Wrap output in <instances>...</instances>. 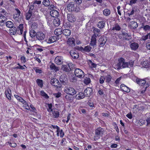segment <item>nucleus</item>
<instances>
[{
  "label": "nucleus",
  "instance_id": "nucleus-1",
  "mask_svg": "<svg viewBox=\"0 0 150 150\" xmlns=\"http://www.w3.org/2000/svg\"><path fill=\"white\" fill-rule=\"evenodd\" d=\"M75 4V2H73V0H72L68 4L67 8L69 11H75L76 12H78L80 11V8L79 7Z\"/></svg>",
  "mask_w": 150,
  "mask_h": 150
},
{
  "label": "nucleus",
  "instance_id": "nucleus-2",
  "mask_svg": "<svg viewBox=\"0 0 150 150\" xmlns=\"http://www.w3.org/2000/svg\"><path fill=\"white\" fill-rule=\"evenodd\" d=\"M125 59L122 57L118 59V62L116 64L117 69H119L128 67V63L125 62Z\"/></svg>",
  "mask_w": 150,
  "mask_h": 150
},
{
  "label": "nucleus",
  "instance_id": "nucleus-3",
  "mask_svg": "<svg viewBox=\"0 0 150 150\" xmlns=\"http://www.w3.org/2000/svg\"><path fill=\"white\" fill-rule=\"evenodd\" d=\"M59 81L62 85H67L68 80L67 76L65 74H62L60 77Z\"/></svg>",
  "mask_w": 150,
  "mask_h": 150
},
{
  "label": "nucleus",
  "instance_id": "nucleus-4",
  "mask_svg": "<svg viewBox=\"0 0 150 150\" xmlns=\"http://www.w3.org/2000/svg\"><path fill=\"white\" fill-rule=\"evenodd\" d=\"M74 74L76 77L80 78H82L84 76L83 71L79 68H76L75 70Z\"/></svg>",
  "mask_w": 150,
  "mask_h": 150
},
{
  "label": "nucleus",
  "instance_id": "nucleus-5",
  "mask_svg": "<svg viewBox=\"0 0 150 150\" xmlns=\"http://www.w3.org/2000/svg\"><path fill=\"white\" fill-rule=\"evenodd\" d=\"M64 92L67 94H71L73 96L76 93V91L72 87H67L64 90Z\"/></svg>",
  "mask_w": 150,
  "mask_h": 150
},
{
  "label": "nucleus",
  "instance_id": "nucleus-6",
  "mask_svg": "<svg viewBox=\"0 0 150 150\" xmlns=\"http://www.w3.org/2000/svg\"><path fill=\"white\" fill-rule=\"evenodd\" d=\"M50 83L52 85L57 88H60L62 86L61 84L59 82L58 80L56 78H53L51 80Z\"/></svg>",
  "mask_w": 150,
  "mask_h": 150
},
{
  "label": "nucleus",
  "instance_id": "nucleus-7",
  "mask_svg": "<svg viewBox=\"0 0 150 150\" xmlns=\"http://www.w3.org/2000/svg\"><path fill=\"white\" fill-rule=\"evenodd\" d=\"M107 37L103 36L100 37L98 41L100 47H103L105 44L107 40Z\"/></svg>",
  "mask_w": 150,
  "mask_h": 150
},
{
  "label": "nucleus",
  "instance_id": "nucleus-8",
  "mask_svg": "<svg viewBox=\"0 0 150 150\" xmlns=\"http://www.w3.org/2000/svg\"><path fill=\"white\" fill-rule=\"evenodd\" d=\"M84 94L86 97H90L93 93V89L92 88L89 87L85 89L84 91Z\"/></svg>",
  "mask_w": 150,
  "mask_h": 150
},
{
  "label": "nucleus",
  "instance_id": "nucleus-9",
  "mask_svg": "<svg viewBox=\"0 0 150 150\" xmlns=\"http://www.w3.org/2000/svg\"><path fill=\"white\" fill-rule=\"evenodd\" d=\"M71 56L75 59H77L79 57V53L78 51L75 50H71L70 52Z\"/></svg>",
  "mask_w": 150,
  "mask_h": 150
},
{
  "label": "nucleus",
  "instance_id": "nucleus-10",
  "mask_svg": "<svg viewBox=\"0 0 150 150\" xmlns=\"http://www.w3.org/2000/svg\"><path fill=\"white\" fill-rule=\"evenodd\" d=\"M148 80V78H146L142 79L137 78L136 79L137 83L139 85L144 86L147 81L146 80Z\"/></svg>",
  "mask_w": 150,
  "mask_h": 150
},
{
  "label": "nucleus",
  "instance_id": "nucleus-11",
  "mask_svg": "<svg viewBox=\"0 0 150 150\" xmlns=\"http://www.w3.org/2000/svg\"><path fill=\"white\" fill-rule=\"evenodd\" d=\"M68 20L71 23L74 22L76 21L75 17L72 14H68L67 15Z\"/></svg>",
  "mask_w": 150,
  "mask_h": 150
},
{
  "label": "nucleus",
  "instance_id": "nucleus-12",
  "mask_svg": "<svg viewBox=\"0 0 150 150\" xmlns=\"http://www.w3.org/2000/svg\"><path fill=\"white\" fill-rule=\"evenodd\" d=\"M14 96L20 102H21L23 104L25 105V107L28 106V104L27 103L26 101L24 100L22 98L16 95H14Z\"/></svg>",
  "mask_w": 150,
  "mask_h": 150
},
{
  "label": "nucleus",
  "instance_id": "nucleus-13",
  "mask_svg": "<svg viewBox=\"0 0 150 150\" xmlns=\"http://www.w3.org/2000/svg\"><path fill=\"white\" fill-rule=\"evenodd\" d=\"M75 40L73 38H71L67 40V43L69 46L71 47H74L75 45Z\"/></svg>",
  "mask_w": 150,
  "mask_h": 150
},
{
  "label": "nucleus",
  "instance_id": "nucleus-14",
  "mask_svg": "<svg viewBox=\"0 0 150 150\" xmlns=\"http://www.w3.org/2000/svg\"><path fill=\"white\" fill-rule=\"evenodd\" d=\"M36 37L39 40H43L45 37V34L39 32L37 33Z\"/></svg>",
  "mask_w": 150,
  "mask_h": 150
},
{
  "label": "nucleus",
  "instance_id": "nucleus-15",
  "mask_svg": "<svg viewBox=\"0 0 150 150\" xmlns=\"http://www.w3.org/2000/svg\"><path fill=\"white\" fill-rule=\"evenodd\" d=\"M129 25L131 28L135 29L138 26L137 23L134 21H131L129 23Z\"/></svg>",
  "mask_w": 150,
  "mask_h": 150
},
{
  "label": "nucleus",
  "instance_id": "nucleus-16",
  "mask_svg": "<svg viewBox=\"0 0 150 150\" xmlns=\"http://www.w3.org/2000/svg\"><path fill=\"white\" fill-rule=\"evenodd\" d=\"M120 87L121 89L123 91L128 93L130 91L129 88L123 84H121Z\"/></svg>",
  "mask_w": 150,
  "mask_h": 150
},
{
  "label": "nucleus",
  "instance_id": "nucleus-17",
  "mask_svg": "<svg viewBox=\"0 0 150 150\" xmlns=\"http://www.w3.org/2000/svg\"><path fill=\"white\" fill-rule=\"evenodd\" d=\"M50 14L52 16L54 17H58L59 16V12L55 10L50 11Z\"/></svg>",
  "mask_w": 150,
  "mask_h": 150
},
{
  "label": "nucleus",
  "instance_id": "nucleus-18",
  "mask_svg": "<svg viewBox=\"0 0 150 150\" xmlns=\"http://www.w3.org/2000/svg\"><path fill=\"white\" fill-rule=\"evenodd\" d=\"M102 130V129L100 127L98 128L96 130L95 134L96 136L103 135V132Z\"/></svg>",
  "mask_w": 150,
  "mask_h": 150
},
{
  "label": "nucleus",
  "instance_id": "nucleus-19",
  "mask_svg": "<svg viewBox=\"0 0 150 150\" xmlns=\"http://www.w3.org/2000/svg\"><path fill=\"white\" fill-rule=\"evenodd\" d=\"M62 57L57 56L55 58V62L58 65H59L62 64Z\"/></svg>",
  "mask_w": 150,
  "mask_h": 150
},
{
  "label": "nucleus",
  "instance_id": "nucleus-20",
  "mask_svg": "<svg viewBox=\"0 0 150 150\" xmlns=\"http://www.w3.org/2000/svg\"><path fill=\"white\" fill-rule=\"evenodd\" d=\"M62 33L64 35L68 36L71 35V31L70 30L65 29L62 31Z\"/></svg>",
  "mask_w": 150,
  "mask_h": 150
},
{
  "label": "nucleus",
  "instance_id": "nucleus-21",
  "mask_svg": "<svg viewBox=\"0 0 150 150\" xmlns=\"http://www.w3.org/2000/svg\"><path fill=\"white\" fill-rule=\"evenodd\" d=\"M85 96L84 93L81 92L77 94L76 96L75 97L76 99H81L84 98Z\"/></svg>",
  "mask_w": 150,
  "mask_h": 150
},
{
  "label": "nucleus",
  "instance_id": "nucleus-22",
  "mask_svg": "<svg viewBox=\"0 0 150 150\" xmlns=\"http://www.w3.org/2000/svg\"><path fill=\"white\" fill-rule=\"evenodd\" d=\"M131 49L134 50H136L139 47L138 44L136 42H133L130 45Z\"/></svg>",
  "mask_w": 150,
  "mask_h": 150
},
{
  "label": "nucleus",
  "instance_id": "nucleus-23",
  "mask_svg": "<svg viewBox=\"0 0 150 150\" xmlns=\"http://www.w3.org/2000/svg\"><path fill=\"white\" fill-rule=\"evenodd\" d=\"M57 38L55 36L51 37L48 39L47 43H51L54 42L57 40Z\"/></svg>",
  "mask_w": 150,
  "mask_h": 150
},
{
  "label": "nucleus",
  "instance_id": "nucleus-24",
  "mask_svg": "<svg viewBox=\"0 0 150 150\" xmlns=\"http://www.w3.org/2000/svg\"><path fill=\"white\" fill-rule=\"evenodd\" d=\"M53 23L55 26H58L60 24V19L57 18H56L54 19Z\"/></svg>",
  "mask_w": 150,
  "mask_h": 150
},
{
  "label": "nucleus",
  "instance_id": "nucleus-25",
  "mask_svg": "<svg viewBox=\"0 0 150 150\" xmlns=\"http://www.w3.org/2000/svg\"><path fill=\"white\" fill-rule=\"evenodd\" d=\"M62 69L64 71L67 73L71 71V69L68 68L67 65H63L62 67Z\"/></svg>",
  "mask_w": 150,
  "mask_h": 150
},
{
  "label": "nucleus",
  "instance_id": "nucleus-26",
  "mask_svg": "<svg viewBox=\"0 0 150 150\" xmlns=\"http://www.w3.org/2000/svg\"><path fill=\"white\" fill-rule=\"evenodd\" d=\"M81 48L82 49V50H81V51H83L87 52H89L91 51V47L89 46H87L85 47L84 48L81 47Z\"/></svg>",
  "mask_w": 150,
  "mask_h": 150
},
{
  "label": "nucleus",
  "instance_id": "nucleus-27",
  "mask_svg": "<svg viewBox=\"0 0 150 150\" xmlns=\"http://www.w3.org/2000/svg\"><path fill=\"white\" fill-rule=\"evenodd\" d=\"M105 22L103 21H101L98 23V27L100 29L103 28L105 27Z\"/></svg>",
  "mask_w": 150,
  "mask_h": 150
},
{
  "label": "nucleus",
  "instance_id": "nucleus-28",
  "mask_svg": "<svg viewBox=\"0 0 150 150\" xmlns=\"http://www.w3.org/2000/svg\"><path fill=\"white\" fill-rule=\"evenodd\" d=\"M53 117L54 118H57L59 117V112L57 110H54L52 111Z\"/></svg>",
  "mask_w": 150,
  "mask_h": 150
},
{
  "label": "nucleus",
  "instance_id": "nucleus-29",
  "mask_svg": "<svg viewBox=\"0 0 150 150\" xmlns=\"http://www.w3.org/2000/svg\"><path fill=\"white\" fill-rule=\"evenodd\" d=\"M12 28L13 29H10V33L11 34H12L13 35H15L16 34L17 31H19V30H17V28L15 27H14L13 28V27Z\"/></svg>",
  "mask_w": 150,
  "mask_h": 150
},
{
  "label": "nucleus",
  "instance_id": "nucleus-30",
  "mask_svg": "<svg viewBox=\"0 0 150 150\" xmlns=\"http://www.w3.org/2000/svg\"><path fill=\"white\" fill-rule=\"evenodd\" d=\"M50 68L52 70H54L56 72L59 71V69L58 67H56L53 63L50 66Z\"/></svg>",
  "mask_w": 150,
  "mask_h": 150
},
{
  "label": "nucleus",
  "instance_id": "nucleus-31",
  "mask_svg": "<svg viewBox=\"0 0 150 150\" xmlns=\"http://www.w3.org/2000/svg\"><path fill=\"white\" fill-rule=\"evenodd\" d=\"M142 64L143 67L146 68L148 67L150 65L148 62L147 60L143 61L142 63Z\"/></svg>",
  "mask_w": 150,
  "mask_h": 150
},
{
  "label": "nucleus",
  "instance_id": "nucleus-32",
  "mask_svg": "<svg viewBox=\"0 0 150 150\" xmlns=\"http://www.w3.org/2000/svg\"><path fill=\"white\" fill-rule=\"evenodd\" d=\"M42 4L45 6H49L50 4V2L49 0H43L42 2Z\"/></svg>",
  "mask_w": 150,
  "mask_h": 150
},
{
  "label": "nucleus",
  "instance_id": "nucleus-33",
  "mask_svg": "<svg viewBox=\"0 0 150 150\" xmlns=\"http://www.w3.org/2000/svg\"><path fill=\"white\" fill-rule=\"evenodd\" d=\"M37 84L39 86L42 88L43 86V81L42 80L37 79L36 80Z\"/></svg>",
  "mask_w": 150,
  "mask_h": 150
},
{
  "label": "nucleus",
  "instance_id": "nucleus-34",
  "mask_svg": "<svg viewBox=\"0 0 150 150\" xmlns=\"http://www.w3.org/2000/svg\"><path fill=\"white\" fill-rule=\"evenodd\" d=\"M121 28L119 24L116 23L114 27L112 28V30H116L119 31L120 30Z\"/></svg>",
  "mask_w": 150,
  "mask_h": 150
},
{
  "label": "nucleus",
  "instance_id": "nucleus-35",
  "mask_svg": "<svg viewBox=\"0 0 150 150\" xmlns=\"http://www.w3.org/2000/svg\"><path fill=\"white\" fill-rule=\"evenodd\" d=\"M13 23L10 21H8L6 23V25L7 27L12 28L13 27Z\"/></svg>",
  "mask_w": 150,
  "mask_h": 150
},
{
  "label": "nucleus",
  "instance_id": "nucleus-36",
  "mask_svg": "<svg viewBox=\"0 0 150 150\" xmlns=\"http://www.w3.org/2000/svg\"><path fill=\"white\" fill-rule=\"evenodd\" d=\"M110 13V10L108 8L105 9L103 11V14L106 16H107L109 15Z\"/></svg>",
  "mask_w": 150,
  "mask_h": 150
},
{
  "label": "nucleus",
  "instance_id": "nucleus-37",
  "mask_svg": "<svg viewBox=\"0 0 150 150\" xmlns=\"http://www.w3.org/2000/svg\"><path fill=\"white\" fill-rule=\"evenodd\" d=\"M37 33L33 30H32L30 31V35L32 38H33L35 36H36Z\"/></svg>",
  "mask_w": 150,
  "mask_h": 150
},
{
  "label": "nucleus",
  "instance_id": "nucleus-38",
  "mask_svg": "<svg viewBox=\"0 0 150 150\" xmlns=\"http://www.w3.org/2000/svg\"><path fill=\"white\" fill-rule=\"evenodd\" d=\"M14 19L18 21V19L21 18V16L18 13H15L13 15Z\"/></svg>",
  "mask_w": 150,
  "mask_h": 150
},
{
  "label": "nucleus",
  "instance_id": "nucleus-39",
  "mask_svg": "<svg viewBox=\"0 0 150 150\" xmlns=\"http://www.w3.org/2000/svg\"><path fill=\"white\" fill-rule=\"evenodd\" d=\"M40 94L41 96H43L44 98L46 99H47L49 98V96L46 93L43 91H40Z\"/></svg>",
  "mask_w": 150,
  "mask_h": 150
},
{
  "label": "nucleus",
  "instance_id": "nucleus-40",
  "mask_svg": "<svg viewBox=\"0 0 150 150\" xmlns=\"http://www.w3.org/2000/svg\"><path fill=\"white\" fill-rule=\"evenodd\" d=\"M33 12H29L26 13L25 14L26 18L27 20H29L32 15Z\"/></svg>",
  "mask_w": 150,
  "mask_h": 150
},
{
  "label": "nucleus",
  "instance_id": "nucleus-41",
  "mask_svg": "<svg viewBox=\"0 0 150 150\" xmlns=\"http://www.w3.org/2000/svg\"><path fill=\"white\" fill-rule=\"evenodd\" d=\"M23 24H21L19 25L18 27V29H19L20 30V34L19 33L18 34H22L23 32Z\"/></svg>",
  "mask_w": 150,
  "mask_h": 150
},
{
  "label": "nucleus",
  "instance_id": "nucleus-42",
  "mask_svg": "<svg viewBox=\"0 0 150 150\" xmlns=\"http://www.w3.org/2000/svg\"><path fill=\"white\" fill-rule=\"evenodd\" d=\"M146 121L145 120L140 119L138 121V124L140 126H142L145 123Z\"/></svg>",
  "mask_w": 150,
  "mask_h": 150
},
{
  "label": "nucleus",
  "instance_id": "nucleus-43",
  "mask_svg": "<svg viewBox=\"0 0 150 150\" xmlns=\"http://www.w3.org/2000/svg\"><path fill=\"white\" fill-rule=\"evenodd\" d=\"M91 79L89 77H85L84 79V82L86 84H88L90 83Z\"/></svg>",
  "mask_w": 150,
  "mask_h": 150
},
{
  "label": "nucleus",
  "instance_id": "nucleus-44",
  "mask_svg": "<svg viewBox=\"0 0 150 150\" xmlns=\"http://www.w3.org/2000/svg\"><path fill=\"white\" fill-rule=\"evenodd\" d=\"M47 105L48 106V108L47 109V111L48 112H51L53 110L52 109V105L51 103L49 104H47Z\"/></svg>",
  "mask_w": 150,
  "mask_h": 150
},
{
  "label": "nucleus",
  "instance_id": "nucleus-45",
  "mask_svg": "<svg viewBox=\"0 0 150 150\" xmlns=\"http://www.w3.org/2000/svg\"><path fill=\"white\" fill-rule=\"evenodd\" d=\"M62 30H61L60 29L56 30L54 31V33L55 35H57L59 36L61 34V32H62Z\"/></svg>",
  "mask_w": 150,
  "mask_h": 150
},
{
  "label": "nucleus",
  "instance_id": "nucleus-46",
  "mask_svg": "<svg viewBox=\"0 0 150 150\" xmlns=\"http://www.w3.org/2000/svg\"><path fill=\"white\" fill-rule=\"evenodd\" d=\"M106 78L105 81L109 83L111 80L112 77L110 75H108L106 76Z\"/></svg>",
  "mask_w": 150,
  "mask_h": 150
},
{
  "label": "nucleus",
  "instance_id": "nucleus-47",
  "mask_svg": "<svg viewBox=\"0 0 150 150\" xmlns=\"http://www.w3.org/2000/svg\"><path fill=\"white\" fill-rule=\"evenodd\" d=\"M53 95L56 98H59L61 97L62 94L60 92H58L57 93H53Z\"/></svg>",
  "mask_w": 150,
  "mask_h": 150
},
{
  "label": "nucleus",
  "instance_id": "nucleus-48",
  "mask_svg": "<svg viewBox=\"0 0 150 150\" xmlns=\"http://www.w3.org/2000/svg\"><path fill=\"white\" fill-rule=\"evenodd\" d=\"M71 94H67L65 96V98L67 99L68 100H70L71 99L72 97L71 96Z\"/></svg>",
  "mask_w": 150,
  "mask_h": 150
},
{
  "label": "nucleus",
  "instance_id": "nucleus-49",
  "mask_svg": "<svg viewBox=\"0 0 150 150\" xmlns=\"http://www.w3.org/2000/svg\"><path fill=\"white\" fill-rule=\"evenodd\" d=\"M143 28L144 30L145 31L149 30L150 29V26L148 25H146L144 26Z\"/></svg>",
  "mask_w": 150,
  "mask_h": 150
},
{
  "label": "nucleus",
  "instance_id": "nucleus-50",
  "mask_svg": "<svg viewBox=\"0 0 150 150\" xmlns=\"http://www.w3.org/2000/svg\"><path fill=\"white\" fill-rule=\"evenodd\" d=\"M49 7V9L52 10H55L57 9V8L54 6L53 5L51 4L50 5Z\"/></svg>",
  "mask_w": 150,
  "mask_h": 150
},
{
  "label": "nucleus",
  "instance_id": "nucleus-51",
  "mask_svg": "<svg viewBox=\"0 0 150 150\" xmlns=\"http://www.w3.org/2000/svg\"><path fill=\"white\" fill-rule=\"evenodd\" d=\"M149 36V33H148L146 35L143 36L142 38V39L143 40H145L147 39L148 38Z\"/></svg>",
  "mask_w": 150,
  "mask_h": 150
},
{
  "label": "nucleus",
  "instance_id": "nucleus-52",
  "mask_svg": "<svg viewBox=\"0 0 150 150\" xmlns=\"http://www.w3.org/2000/svg\"><path fill=\"white\" fill-rule=\"evenodd\" d=\"M105 80V78H104V77H103V76H101L100 77V80H99V81H100V83L101 84L103 83L104 82Z\"/></svg>",
  "mask_w": 150,
  "mask_h": 150
},
{
  "label": "nucleus",
  "instance_id": "nucleus-53",
  "mask_svg": "<svg viewBox=\"0 0 150 150\" xmlns=\"http://www.w3.org/2000/svg\"><path fill=\"white\" fill-rule=\"evenodd\" d=\"M29 10L28 11L33 12L32 11L33 10L34 8V6L33 5H31L29 6Z\"/></svg>",
  "mask_w": 150,
  "mask_h": 150
},
{
  "label": "nucleus",
  "instance_id": "nucleus-54",
  "mask_svg": "<svg viewBox=\"0 0 150 150\" xmlns=\"http://www.w3.org/2000/svg\"><path fill=\"white\" fill-rule=\"evenodd\" d=\"M34 69L35 70V72L37 73H38L39 74H41L42 72V70L40 69H36V68H34Z\"/></svg>",
  "mask_w": 150,
  "mask_h": 150
},
{
  "label": "nucleus",
  "instance_id": "nucleus-55",
  "mask_svg": "<svg viewBox=\"0 0 150 150\" xmlns=\"http://www.w3.org/2000/svg\"><path fill=\"white\" fill-rule=\"evenodd\" d=\"M89 62H90V63H91V67H92L95 68L96 67V66H97V65L96 64L93 63L92 62V61L91 60H89Z\"/></svg>",
  "mask_w": 150,
  "mask_h": 150
},
{
  "label": "nucleus",
  "instance_id": "nucleus-56",
  "mask_svg": "<svg viewBox=\"0 0 150 150\" xmlns=\"http://www.w3.org/2000/svg\"><path fill=\"white\" fill-rule=\"evenodd\" d=\"M148 80H146V81H147L146 83V84H145L144 85V87H145V90H146V88H148V87H149V86L150 85H149V83L148 82Z\"/></svg>",
  "mask_w": 150,
  "mask_h": 150
},
{
  "label": "nucleus",
  "instance_id": "nucleus-57",
  "mask_svg": "<svg viewBox=\"0 0 150 150\" xmlns=\"http://www.w3.org/2000/svg\"><path fill=\"white\" fill-rule=\"evenodd\" d=\"M121 77H120L118 78L115 81V83L117 84H118L119 83V81L121 80Z\"/></svg>",
  "mask_w": 150,
  "mask_h": 150
},
{
  "label": "nucleus",
  "instance_id": "nucleus-58",
  "mask_svg": "<svg viewBox=\"0 0 150 150\" xmlns=\"http://www.w3.org/2000/svg\"><path fill=\"white\" fill-rule=\"evenodd\" d=\"M93 31L94 33H99L100 31V30L96 28L94 29Z\"/></svg>",
  "mask_w": 150,
  "mask_h": 150
},
{
  "label": "nucleus",
  "instance_id": "nucleus-59",
  "mask_svg": "<svg viewBox=\"0 0 150 150\" xmlns=\"http://www.w3.org/2000/svg\"><path fill=\"white\" fill-rule=\"evenodd\" d=\"M96 41L91 40V41L90 44L92 46H94L96 45Z\"/></svg>",
  "mask_w": 150,
  "mask_h": 150
},
{
  "label": "nucleus",
  "instance_id": "nucleus-60",
  "mask_svg": "<svg viewBox=\"0 0 150 150\" xmlns=\"http://www.w3.org/2000/svg\"><path fill=\"white\" fill-rule=\"evenodd\" d=\"M137 0H131L130 1L129 4L132 5V4H135L136 3V1Z\"/></svg>",
  "mask_w": 150,
  "mask_h": 150
},
{
  "label": "nucleus",
  "instance_id": "nucleus-61",
  "mask_svg": "<svg viewBox=\"0 0 150 150\" xmlns=\"http://www.w3.org/2000/svg\"><path fill=\"white\" fill-rule=\"evenodd\" d=\"M130 37V35H129L128 33L127 35L126 36H125V37H124V39L125 40H129L130 39L129 37Z\"/></svg>",
  "mask_w": 150,
  "mask_h": 150
},
{
  "label": "nucleus",
  "instance_id": "nucleus-62",
  "mask_svg": "<svg viewBox=\"0 0 150 150\" xmlns=\"http://www.w3.org/2000/svg\"><path fill=\"white\" fill-rule=\"evenodd\" d=\"M126 116L129 119H131L132 117V115L131 113H128Z\"/></svg>",
  "mask_w": 150,
  "mask_h": 150
},
{
  "label": "nucleus",
  "instance_id": "nucleus-63",
  "mask_svg": "<svg viewBox=\"0 0 150 150\" xmlns=\"http://www.w3.org/2000/svg\"><path fill=\"white\" fill-rule=\"evenodd\" d=\"M9 145L11 147H15L16 146V144L15 143H10Z\"/></svg>",
  "mask_w": 150,
  "mask_h": 150
},
{
  "label": "nucleus",
  "instance_id": "nucleus-64",
  "mask_svg": "<svg viewBox=\"0 0 150 150\" xmlns=\"http://www.w3.org/2000/svg\"><path fill=\"white\" fill-rule=\"evenodd\" d=\"M146 47L148 50H150V42L147 43Z\"/></svg>",
  "mask_w": 150,
  "mask_h": 150
}]
</instances>
